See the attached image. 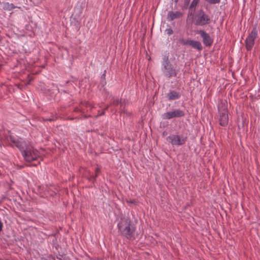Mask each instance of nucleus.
Segmentation results:
<instances>
[{
  "label": "nucleus",
  "mask_w": 260,
  "mask_h": 260,
  "mask_svg": "<svg viewBox=\"0 0 260 260\" xmlns=\"http://www.w3.org/2000/svg\"><path fill=\"white\" fill-rule=\"evenodd\" d=\"M15 8V7L13 4H10L9 3H5L3 4V9L5 10L10 11Z\"/></svg>",
  "instance_id": "4468645a"
},
{
  "label": "nucleus",
  "mask_w": 260,
  "mask_h": 260,
  "mask_svg": "<svg viewBox=\"0 0 260 260\" xmlns=\"http://www.w3.org/2000/svg\"><path fill=\"white\" fill-rule=\"evenodd\" d=\"M186 138L179 135H172L167 138V140L173 145H182L186 142Z\"/></svg>",
  "instance_id": "0eeeda50"
},
{
  "label": "nucleus",
  "mask_w": 260,
  "mask_h": 260,
  "mask_svg": "<svg viewBox=\"0 0 260 260\" xmlns=\"http://www.w3.org/2000/svg\"><path fill=\"white\" fill-rule=\"evenodd\" d=\"M190 46L199 50H201L202 49V44L199 41L192 40L191 42H190Z\"/></svg>",
  "instance_id": "ddd939ff"
},
{
  "label": "nucleus",
  "mask_w": 260,
  "mask_h": 260,
  "mask_svg": "<svg viewBox=\"0 0 260 260\" xmlns=\"http://www.w3.org/2000/svg\"><path fill=\"white\" fill-rule=\"evenodd\" d=\"M194 20L196 25L201 26L209 24L211 22L210 16L203 10H200L197 12L194 16Z\"/></svg>",
  "instance_id": "7ed1b4c3"
},
{
  "label": "nucleus",
  "mask_w": 260,
  "mask_h": 260,
  "mask_svg": "<svg viewBox=\"0 0 260 260\" xmlns=\"http://www.w3.org/2000/svg\"><path fill=\"white\" fill-rule=\"evenodd\" d=\"M219 121L220 125L225 126L228 124V114L226 109L224 108L222 110L219 109Z\"/></svg>",
  "instance_id": "6e6552de"
},
{
  "label": "nucleus",
  "mask_w": 260,
  "mask_h": 260,
  "mask_svg": "<svg viewBox=\"0 0 260 260\" xmlns=\"http://www.w3.org/2000/svg\"><path fill=\"white\" fill-rule=\"evenodd\" d=\"M195 9H193V11H191V12H189V13H188V16L190 15V16H192L193 15V12L194 11Z\"/></svg>",
  "instance_id": "aec40b11"
},
{
  "label": "nucleus",
  "mask_w": 260,
  "mask_h": 260,
  "mask_svg": "<svg viewBox=\"0 0 260 260\" xmlns=\"http://www.w3.org/2000/svg\"><path fill=\"white\" fill-rule=\"evenodd\" d=\"M45 120L51 121L54 120V119L49 118V119H45Z\"/></svg>",
  "instance_id": "412c9836"
},
{
  "label": "nucleus",
  "mask_w": 260,
  "mask_h": 260,
  "mask_svg": "<svg viewBox=\"0 0 260 260\" xmlns=\"http://www.w3.org/2000/svg\"><path fill=\"white\" fill-rule=\"evenodd\" d=\"M183 16V13L179 11H170L167 16V19L169 21H173V20L180 18Z\"/></svg>",
  "instance_id": "9b49d317"
},
{
  "label": "nucleus",
  "mask_w": 260,
  "mask_h": 260,
  "mask_svg": "<svg viewBox=\"0 0 260 260\" xmlns=\"http://www.w3.org/2000/svg\"><path fill=\"white\" fill-rule=\"evenodd\" d=\"M95 176H91L90 177V180L91 181L94 180L95 179V178L98 176V175H99V173L100 172V170L99 168H96L95 170Z\"/></svg>",
  "instance_id": "f3484780"
},
{
  "label": "nucleus",
  "mask_w": 260,
  "mask_h": 260,
  "mask_svg": "<svg viewBox=\"0 0 260 260\" xmlns=\"http://www.w3.org/2000/svg\"><path fill=\"white\" fill-rule=\"evenodd\" d=\"M199 1H200V0H192V2L190 5L189 9H195V8L197 6V5H198V4L199 3Z\"/></svg>",
  "instance_id": "dca6fc26"
},
{
  "label": "nucleus",
  "mask_w": 260,
  "mask_h": 260,
  "mask_svg": "<svg viewBox=\"0 0 260 260\" xmlns=\"http://www.w3.org/2000/svg\"><path fill=\"white\" fill-rule=\"evenodd\" d=\"M167 97L169 100L173 101L179 99L181 97V94L179 92L172 90L167 93Z\"/></svg>",
  "instance_id": "f8f14e48"
},
{
  "label": "nucleus",
  "mask_w": 260,
  "mask_h": 260,
  "mask_svg": "<svg viewBox=\"0 0 260 260\" xmlns=\"http://www.w3.org/2000/svg\"><path fill=\"white\" fill-rule=\"evenodd\" d=\"M118 228L119 231L123 236L129 240L134 238L135 228L131 224V220L128 218L121 219L118 224Z\"/></svg>",
  "instance_id": "f257e3e1"
},
{
  "label": "nucleus",
  "mask_w": 260,
  "mask_h": 260,
  "mask_svg": "<svg viewBox=\"0 0 260 260\" xmlns=\"http://www.w3.org/2000/svg\"><path fill=\"white\" fill-rule=\"evenodd\" d=\"M185 115L184 112L180 109H175L164 113L161 115L163 119H171L174 118H179Z\"/></svg>",
  "instance_id": "423d86ee"
},
{
  "label": "nucleus",
  "mask_w": 260,
  "mask_h": 260,
  "mask_svg": "<svg viewBox=\"0 0 260 260\" xmlns=\"http://www.w3.org/2000/svg\"><path fill=\"white\" fill-rule=\"evenodd\" d=\"M7 140L10 143V144L12 146H16L20 150L23 149L24 145L25 146V144L24 143L19 142L17 139L12 136H9L7 138Z\"/></svg>",
  "instance_id": "9d476101"
},
{
  "label": "nucleus",
  "mask_w": 260,
  "mask_h": 260,
  "mask_svg": "<svg viewBox=\"0 0 260 260\" xmlns=\"http://www.w3.org/2000/svg\"><path fill=\"white\" fill-rule=\"evenodd\" d=\"M167 34L169 35H171L173 33V31L171 28H168L166 30Z\"/></svg>",
  "instance_id": "6ab92c4d"
},
{
  "label": "nucleus",
  "mask_w": 260,
  "mask_h": 260,
  "mask_svg": "<svg viewBox=\"0 0 260 260\" xmlns=\"http://www.w3.org/2000/svg\"><path fill=\"white\" fill-rule=\"evenodd\" d=\"M112 104L114 105H118L119 104L120 105V106L122 107L123 104L121 100H119L118 98H113L112 101Z\"/></svg>",
  "instance_id": "2eb2a0df"
},
{
  "label": "nucleus",
  "mask_w": 260,
  "mask_h": 260,
  "mask_svg": "<svg viewBox=\"0 0 260 260\" xmlns=\"http://www.w3.org/2000/svg\"><path fill=\"white\" fill-rule=\"evenodd\" d=\"M84 104L86 106H87L89 105V104L88 103H87V102H85Z\"/></svg>",
  "instance_id": "4be33fe9"
},
{
  "label": "nucleus",
  "mask_w": 260,
  "mask_h": 260,
  "mask_svg": "<svg viewBox=\"0 0 260 260\" xmlns=\"http://www.w3.org/2000/svg\"><path fill=\"white\" fill-rule=\"evenodd\" d=\"M197 33L203 38V42L206 46H209L212 44L213 41L207 33L202 30L198 31Z\"/></svg>",
  "instance_id": "1a4fd4ad"
},
{
  "label": "nucleus",
  "mask_w": 260,
  "mask_h": 260,
  "mask_svg": "<svg viewBox=\"0 0 260 260\" xmlns=\"http://www.w3.org/2000/svg\"><path fill=\"white\" fill-rule=\"evenodd\" d=\"M20 150L24 159L28 162L37 160L40 156L38 151L30 146H26L25 148L24 146L23 148Z\"/></svg>",
  "instance_id": "f03ea898"
},
{
  "label": "nucleus",
  "mask_w": 260,
  "mask_h": 260,
  "mask_svg": "<svg viewBox=\"0 0 260 260\" xmlns=\"http://www.w3.org/2000/svg\"><path fill=\"white\" fill-rule=\"evenodd\" d=\"M129 202H130V203H133V201H130Z\"/></svg>",
  "instance_id": "393cba45"
},
{
  "label": "nucleus",
  "mask_w": 260,
  "mask_h": 260,
  "mask_svg": "<svg viewBox=\"0 0 260 260\" xmlns=\"http://www.w3.org/2000/svg\"><path fill=\"white\" fill-rule=\"evenodd\" d=\"M189 0H185L186 3H188Z\"/></svg>",
  "instance_id": "5701e85b"
},
{
  "label": "nucleus",
  "mask_w": 260,
  "mask_h": 260,
  "mask_svg": "<svg viewBox=\"0 0 260 260\" xmlns=\"http://www.w3.org/2000/svg\"><path fill=\"white\" fill-rule=\"evenodd\" d=\"M257 37V31L255 28H253L245 40V46L248 51H250L253 48Z\"/></svg>",
  "instance_id": "39448f33"
},
{
  "label": "nucleus",
  "mask_w": 260,
  "mask_h": 260,
  "mask_svg": "<svg viewBox=\"0 0 260 260\" xmlns=\"http://www.w3.org/2000/svg\"><path fill=\"white\" fill-rule=\"evenodd\" d=\"M53 193H55V191H53V192L52 193H51L50 194H51V196H53Z\"/></svg>",
  "instance_id": "b1692460"
},
{
  "label": "nucleus",
  "mask_w": 260,
  "mask_h": 260,
  "mask_svg": "<svg viewBox=\"0 0 260 260\" xmlns=\"http://www.w3.org/2000/svg\"><path fill=\"white\" fill-rule=\"evenodd\" d=\"M163 68L162 69L164 75L168 77L171 78L176 77L177 75V71L170 63L168 58H167L162 63Z\"/></svg>",
  "instance_id": "20e7f679"
},
{
  "label": "nucleus",
  "mask_w": 260,
  "mask_h": 260,
  "mask_svg": "<svg viewBox=\"0 0 260 260\" xmlns=\"http://www.w3.org/2000/svg\"><path fill=\"white\" fill-rule=\"evenodd\" d=\"M191 41L192 40H182L181 42L183 45H188L190 46V42H191Z\"/></svg>",
  "instance_id": "a211bd4d"
}]
</instances>
